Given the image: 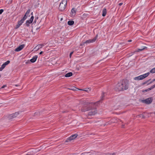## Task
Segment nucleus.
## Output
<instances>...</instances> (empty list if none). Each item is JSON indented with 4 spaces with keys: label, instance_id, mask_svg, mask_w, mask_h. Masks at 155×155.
Wrapping results in <instances>:
<instances>
[{
    "label": "nucleus",
    "instance_id": "09e8293b",
    "mask_svg": "<svg viewBox=\"0 0 155 155\" xmlns=\"http://www.w3.org/2000/svg\"><path fill=\"white\" fill-rule=\"evenodd\" d=\"M62 18H61V20H62Z\"/></svg>",
    "mask_w": 155,
    "mask_h": 155
},
{
    "label": "nucleus",
    "instance_id": "412c9836",
    "mask_svg": "<svg viewBox=\"0 0 155 155\" xmlns=\"http://www.w3.org/2000/svg\"><path fill=\"white\" fill-rule=\"evenodd\" d=\"M151 73H155V68L152 69L150 71Z\"/></svg>",
    "mask_w": 155,
    "mask_h": 155
},
{
    "label": "nucleus",
    "instance_id": "ea45409f",
    "mask_svg": "<svg viewBox=\"0 0 155 155\" xmlns=\"http://www.w3.org/2000/svg\"><path fill=\"white\" fill-rule=\"evenodd\" d=\"M74 89V91H77L78 90H80V89Z\"/></svg>",
    "mask_w": 155,
    "mask_h": 155
},
{
    "label": "nucleus",
    "instance_id": "f03ea898",
    "mask_svg": "<svg viewBox=\"0 0 155 155\" xmlns=\"http://www.w3.org/2000/svg\"><path fill=\"white\" fill-rule=\"evenodd\" d=\"M101 101H99L95 103H89V104H91V105H89V110H88V115L89 116L94 115L97 113V108L94 107V104L98 102H100Z\"/></svg>",
    "mask_w": 155,
    "mask_h": 155
},
{
    "label": "nucleus",
    "instance_id": "c9c22d12",
    "mask_svg": "<svg viewBox=\"0 0 155 155\" xmlns=\"http://www.w3.org/2000/svg\"><path fill=\"white\" fill-rule=\"evenodd\" d=\"M6 87V85H4L3 86L1 87V88H4L5 87Z\"/></svg>",
    "mask_w": 155,
    "mask_h": 155
},
{
    "label": "nucleus",
    "instance_id": "1a4fd4ad",
    "mask_svg": "<svg viewBox=\"0 0 155 155\" xmlns=\"http://www.w3.org/2000/svg\"><path fill=\"white\" fill-rule=\"evenodd\" d=\"M34 16H31L30 19L29 20H27L26 21V24L27 26H29V24H30L32 22Z\"/></svg>",
    "mask_w": 155,
    "mask_h": 155
},
{
    "label": "nucleus",
    "instance_id": "7c9ffc66",
    "mask_svg": "<svg viewBox=\"0 0 155 155\" xmlns=\"http://www.w3.org/2000/svg\"><path fill=\"white\" fill-rule=\"evenodd\" d=\"M155 87V84H154L153 85H152V86H151L150 87L151 88V90L153 89Z\"/></svg>",
    "mask_w": 155,
    "mask_h": 155
},
{
    "label": "nucleus",
    "instance_id": "473e14b6",
    "mask_svg": "<svg viewBox=\"0 0 155 155\" xmlns=\"http://www.w3.org/2000/svg\"><path fill=\"white\" fill-rule=\"evenodd\" d=\"M4 10L2 9H1L0 10V15L2 14V13L3 12Z\"/></svg>",
    "mask_w": 155,
    "mask_h": 155
},
{
    "label": "nucleus",
    "instance_id": "a211bd4d",
    "mask_svg": "<svg viewBox=\"0 0 155 155\" xmlns=\"http://www.w3.org/2000/svg\"><path fill=\"white\" fill-rule=\"evenodd\" d=\"M74 22L72 20L69 21L68 22V24L69 25H72L74 24Z\"/></svg>",
    "mask_w": 155,
    "mask_h": 155
},
{
    "label": "nucleus",
    "instance_id": "a18cd8bd",
    "mask_svg": "<svg viewBox=\"0 0 155 155\" xmlns=\"http://www.w3.org/2000/svg\"><path fill=\"white\" fill-rule=\"evenodd\" d=\"M38 17H37L36 18V19H38Z\"/></svg>",
    "mask_w": 155,
    "mask_h": 155
},
{
    "label": "nucleus",
    "instance_id": "dca6fc26",
    "mask_svg": "<svg viewBox=\"0 0 155 155\" xmlns=\"http://www.w3.org/2000/svg\"><path fill=\"white\" fill-rule=\"evenodd\" d=\"M107 13V10L105 8H104L103 9L102 11V16H105L106 14Z\"/></svg>",
    "mask_w": 155,
    "mask_h": 155
},
{
    "label": "nucleus",
    "instance_id": "37998d69",
    "mask_svg": "<svg viewBox=\"0 0 155 155\" xmlns=\"http://www.w3.org/2000/svg\"><path fill=\"white\" fill-rule=\"evenodd\" d=\"M3 64L5 67L6 66V64H5V63H4V64Z\"/></svg>",
    "mask_w": 155,
    "mask_h": 155
},
{
    "label": "nucleus",
    "instance_id": "6e6552de",
    "mask_svg": "<svg viewBox=\"0 0 155 155\" xmlns=\"http://www.w3.org/2000/svg\"><path fill=\"white\" fill-rule=\"evenodd\" d=\"M152 101V99L151 98H148L145 100H142V102L147 104H150Z\"/></svg>",
    "mask_w": 155,
    "mask_h": 155
},
{
    "label": "nucleus",
    "instance_id": "e433bc0d",
    "mask_svg": "<svg viewBox=\"0 0 155 155\" xmlns=\"http://www.w3.org/2000/svg\"><path fill=\"white\" fill-rule=\"evenodd\" d=\"M122 4H123V3H119V6H121V5Z\"/></svg>",
    "mask_w": 155,
    "mask_h": 155
},
{
    "label": "nucleus",
    "instance_id": "7ed1b4c3",
    "mask_svg": "<svg viewBox=\"0 0 155 155\" xmlns=\"http://www.w3.org/2000/svg\"><path fill=\"white\" fill-rule=\"evenodd\" d=\"M67 4V0H62L59 5V10L61 11H64L66 8Z\"/></svg>",
    "mask_w": 155,
    "mask_h": 155
},
{
    "label": "nucleus",
    "instance_id": "5701e85b",
    "mask_svg": "<svg viewBox=\"0 0 155 155\" xmlns=\"http://www.w3.org/2000/svg\"><path fill=\"white\" fill-rule=\"evenodd\" d=\"M104 92L102 93V94H101V100H103V98L104 96Z\"/></svg>",
    "mask_w": 155,
    "mask_h": 155
},
{
    "label": "nucleus",
    "instance_id": "72a5a7b5",
    "mask_svg": "<svg viewBox=\"0 0 155 155\" xmlns=\"http://www.w3.org/2000/svg\"><path fill=\"white\" fill-rule=\"evenodd\" d=\"M73 51H72V52L70 53V55H69L70 58L71 57V56L72 54H73Z\"/></svg>",
    "mask_w": 155,
    "mask_h": 155
},
{
    "label": "nucleus",
    "instance_id": "9b49d317",
    "mask_svg": "<svg viewBox=\"0 0 155 155\" xmlns=\"http://www.w3.org/2000/svg\"><path fill=\"white\" fill-rule=\"evenodd\" d=\"M89 106H84L82 107L81 108V111L84 112L87 111H88L89 110Z\"/></svg>",
    "mask_w": 155,
    "mask_h": 155
},
{
    "label": "nucleus",
    "instance_id": "9d476101",
    "mask_svg": "<svg viewBox=\"0 0 155 155\" xmlns=\"http://www.w3.org/2000/svg\"><path fill=\"white\" fill-rule=\"evenodd\" d=\"M25 45L24 44L21 45L16 48L15 51H19L21 50L24 47Z\"/></svg>",
    "mask_w": 155,
    "mask_h": 155
},
{
    "label": "nucleus",
    "instance_id": "bb28decb",
    "mask_svg": "<svg viewBox=\"0 0 155 155\" xmlns=\"http://www.w3.org/2000/svg\"><path fill=\"white\" fill-rule=\"evenodd\" d=\"M10 62V61L9 60H8L6 62H5V63L6 64V65H8V64H9Z\"/></svg>",
    "mask_w": 155,
    "mask_h": 155
},
{
    "label": "nucleus",
    "instance_id": "393cba45",
    "mask_svg": "<svg viewBox=\"0 0 155 155\" xmlns=\"http://www.w3.org/2000/svg\"><path fill=\"white\" fill-rule=\"evenodd\" d=\"M89 89V88H87L86 89H80V90L84 91L87 92H88V89Z\"/></svg>",
    "mask_w": 155,
    "mask_h": 155
},
{
    "label": "nucleus",
    "instance_id": "aec40b11",
    "mask_svg": "<svg viewBox=\"0 0 155 155\" xmlns=\"http://www.w3.org/2000/svg\"><path fill=\"white\" fill-rule=\"evenodd\" d=\"M145 48H146V47H144L143 48H141L138 49L137 51H142L143 50L145 49Z\"/></svg>",
    "mask_w": 155,
    "mask_h": 155
},
{
    "label": "nucleus",
    "instance_id": "de8ad7c7",
    "mask_svg": "<svg viewBox=\"0 0 155 155\" xmlns=\"http://www.w3.org/2000/svg\"><path fill=\"white\" fill-rule=\"evenodd\" d=\"M147 83V82H146L145 83H144V84H145V83Z\"/></svg>",
    "mask_w": 155,
    "mask_h": 155
},
{
    "label": "nucleus",
    "instance_id": "c756f323",
    "mask_svg": "<svg viewBox=\"0 0 155 155\" xmlns=\"http://www.w3.org/2000/svg\"><path fill=\"white\" fill-rule=\"evenodd\" d=\"M151 90V88L150 87L148 88L147 89H146L145 90V91L146 92L147 91H149Z\"/></svg>",
    "mask_w": 155,
    "mask_h": 155
},
{
    "label": "nucleus",
    "instance_id": "20e7f679",
    "mask_svg": "<svg viewBox=\"0 0 155 155\" xmlns=\"http://www.w3.org/2000/svg\"><path fill=\"white\" fill-rule=\"evenodd\" d=\"M149 74L150 73L148 72L144 74L135 77L134 78V79L136 81L142 80L147 77L149 75Z\"/></svg>",
    "mask_w": 155,
    "mask_h": 155
},
{
    "label": "nucleus",
    "instance_id": "f257e3e1",
    "mask_svg": "<svg viewBox=\"0 0 155 155\" xmlns=\"http://www.w3.org/2000/svg\"><path fill=\"white\" fill-rule=\"evenodd\" d=\"M128 86L129 84L127 81H122L116 85L114 89L117 91H123L127 90Z\"/></svg>",
    "mask_w": 155,
    "mask_h": 155
},
{
    "label": "nucleus",
    "instance_id": "f704fd0d",
    "mask_svg": "<svg viewBox=\"0 0 155 155\" xmlns=\"http://www.w3.org/2000/svg\"><path fill=\"white\" fill-rule=\"evenodd\" d=\"M109 154V155H115L116 153H113L111 154Z\"/></svg>",
    "mask_w": 155,
    "mask_h": 155
},
{
    "label": "nucleus",
    "instance_id": "b1692460",
    "mask_svg": "<svg viewBox=\"0 0 155 155\" xmlns=\"http://www.w3.org/2000/svg\"><path fill=\"white\" fill-rule=\"evenodd\" d=\"M5 67V66L3 65L2 64L1 67L0 68V71H2V70Z\"/></svg>",
    "mask_w": 155,
    "mask_h": 155
},
{
    "label": "nucleus",
    "instance_id": "f3484780",
    "mask_svg": "<svg viewBox=\"0 0 155 155\" xmlns=\"http://www.w3.org/2000/svg\"><path fill=\"white\" fill-rule=\"evenodd\" d=\"M73 75L72 72H69L65 75V77H69L72 76Z\"/></svg>",
    "mask_w": 155,
    "mask_h": 155
},
{
    "label": "nucleus",
    "instance_id": "4c0bfd02",
    "mask_svg": "<svg viewBox=\"0 0 155 155\" xmlns=\"http://www.w3.org/2000/svg\"><path fill=\"white\" fill-rule=\"evenodd\" d=\"M36 18H35L34 21V23H35L36 22Z\"/></svg>",
    "mask_w": 155,
    "mask_h": 155
},
{
    "label": "nucleus",
    "instance_id": "f8f14e48",
    "mask_svg": "<svg viewBox=\"0 0 155 155\" xmlns=\"http://www.w3.org/2000/svg\"><path fill=\"white\" fill-rule=\"evenodd\" d=\"M24 21H23L22 19H21L20 21H18V23L16 25L15 29H17L23 23Z\"/></svg>",
    "mask_w": 155,
    "mask_h": 155
},
{
    "label": "nucleus",
    "instance_id": "79ce46f5",
    "mask_svg": "<svg viewBox=\"0 0 155 155\" xmlns=\"http://www.w3.org/2000/svg\"><path fill=\"white\" fill-rule=\"evenodd\" d=\"M124 125H122V128L124 127Z\"/></svg>",
    "mask_w": 155,
    "mask_h": 155
},
{
    "label": "nucleus",
    "instance_id": "58836bf2",
    "mask_svg": "<svg viewBox=\"0 0 155 155\" xmlns=\"http://www.w3.org/2000/svg\"><path fill=\"white\" fill-rule=\"evenodd\" d=\"M43 53V52L42 51H41V52H40V53H39V54H42V53Z\"/></svg>",
    "mask_w": 155,
    "mask_h": 155
},
{
    "label": "nucleus",
    "instance_id": "423d86ee",
    "mask_svg": "<svg viewBox=\"0 0 155 155\" xmlns=\"http://www.w3.org/2000/svg\"><path fill=\"white\" fill-rule=\"evenodd\" d=\"M96 38H94L92 39H89L87 40L85 42H82L81 44V45H83L85 44H87L88 43L93 42H94L96 40Z\"/></svg>",
    "mask_w": 155,
    "mask_h": 155
},
{
    "label": "nucleus",
    "instance_id": "4be33fe9",
    "mask_svg": "<svg viewBox=\"0 0 155 155\" xmlns=\"http://www.w3.org/2000/svg\"><path fill=\"white\" fill-rule=\"evenodd\" d=\"M104 92L102 93V94H101V100H103V98L104 96Z\"/></svg>",
    "mask_w": 155,
    "mask_h": 155
},
{
    "label": "nucleus",
    "instance_id": "4468645a",
    "mask_svg": "<svg viewBox=\"0 0 155 155\" xmlns=\"http://www.w3.org/2000/svg\"><path fill=\"white\" fill-rule=\"evenodd\" d=\"M76 11L75 10V9L74 8H72L71 12V16L72 17L74 16L76 14Z\"/></svg>",
    "mask_w": 155,
    "mask_h": 155
},
{
    "label": "nucleus",
    "instance_id": "c85d7f7f",
    "mask_svg": "<svg viewBox=\"0 0 155 155\" xmlns=\"http://www.w3.org/2000/svg\"><path fill=\"white\" fill-rule=\"evenodd\" d=\"M30 9H28L27 11L25 13H26V14H27V15H28V14H29V13H30Z\"/></svg>",
    "mask_w": 155,
    "mask_h": 155
},
{
    "label": "nucleus",
    "instance_id": "a19ab883",
    "mask_svg": "<svg viewBox=\"0 0 155 155\" xmlns=\"http://www.w3.org/2000/svg\"><path fill=\"white\" fill-rule=\"evenodd\" d=\"M132 41V40H128V41L129 42H130Z\"/></svg>",
    "mask_w": 155,
    "mask_h": 155
},
{
    "label": "nucleus",
    "instance_id": "2f4dec72",
    "mask_svg": "<svg viewBox=\"0 0 155 155\" xmlns=\"http://www.w3.org/2000/svg\"><path fill=\"white\" fill-rule=\"evenodd\" d=\"M155 81V80L154 79L153 80L149 83L148 84H150L153 82L154 81Z\"/></svg>",
    "mask_w": 155,
    "mask_h": 155
},
{
    "label": "nucleus",
    "instance_id": "c03bdc74",
    "mask_svg": "<svg viewBox=\"0 0 155 155\" xmlns=\"http://www.w3.org/2000/svg\"><path fill=\"white\" fill-rule=\"evenodd\" d=\"M31 14L32 15H33V12H31Z\"/></svg>",
    "mask_w": 155,
    "mask_h": 155
},
{
    "label": "nucleus",
    "instance_id": "39448f33",
    "mask_svg": "<svg viewBox=\"0 0 155 155\" xmlns=\"http://www.w3.org/2000/svg\"><path fill=\"white\" fill-rule=\"evenodd\" d=\"M19 114L18 112H15L8 115V120H10L16 117Z\"/></svg>",
    "mask_w": 155,
    "mask_h": 155
},
{
    "label": "nucleus",
    "instance_id": "49530a36",
    "mask_svg": "<svg viewBox=\"0 0 155 155\" xmlns=\"http://www.w3.org/2000/svg\"><path fill=\"white\" fill-rule=\"evenodd\" d=\"M153 113H154L155 114V112H153Z\"/></svg>",
    "mask_w": 155,
    "mask_h": 155
},
{
    "label": "nucleus",
    "instance_id": "2eb2a0df",
    "mask_svg": "<svg viewBox=\"0 0 155 155\" xmlns=\"http://www.w3.org/2000/svg\"><path fill=\"white\" fill-rule=\"evenodd\" d=\"M37 58L38 56L37 55H35L30 60V61L32 63H34L36 61Z\"/></svg>",
    "mask_w": 155,
    "mask_h": 155
},
{
    "label": "nucleus",
    "instance_id": "cd10ccee",
    "mask_svg": "<svg viewBox=\"0 0 155 155\" xmlns=\"http://www.w3.org/2000/svg\"><path fill=\"white\" fill-rule=\"evenodd\" d=\"M69 89H70V90H73V91H74V89H78V88H76V87H73V88H69Z\"/></svg>",
    "mask_w": 155,
    "mask_h": 155
},
{
    "label": "nucleus",
    "instance_id": "a878e982",
    "mask_svg": "<svg viewBox=\"0 0 155 155\" xmlns=\"http://www.w3.org/2000/svg\"><path fill=\"white\" fill-rule=\"evenodd\" d=\"M138 116L139 117H141L143 118H145V116L143 114H140L138 115Z\"/></svg>",
    "mask_w": 155,
    "mask_h": 155
},
{
    "label": "nucleus",
    "instance_id": "ddd939ff",
    "mask_svg": "<svg viewBox=\"0 0 155 155\" xmlns=\"http://www.w3.org/2000/svg\"><path fill=\"white\" fill-rule=\"evenodd\" d=\"M43 46H44V45L42 44L38 45L34 48V50H35V51H37L40 48H41Z\"/></svg>",
    "mask_w": 155,
    "mask_h": 155
},
{
    "label": "nucleus",
    "instance_id": "0eeeda50",
    "mask_svg": "<svg viewBox=\"0 0 155 155\" xmlns=\"http://www.w3.org/2000/svg\"><path fill=\"white\" fill-rule=\"evenodd\" d=\"M78 136L77 134H74L71 136L67 139V140L65 141V142H68V141H71L75 139Z\"/></svg>",
    "mask_w": 155,
    "mask_h": 155
},
{
    "label": "nucleus",
    "instance_id": "6ab92c4d",
    "mask_svg": "<svg viewBox=\"0 0 155 155\" xmlns=\"http://www.w3.org/2000/svg\"><path fill=\"white\" fill-rule=\"evenodd\" d=\"M28 15H27V14H26V13H25L24 17L21 19H22L24 21H25L27 18V16Z\"/></svg>",
    "mask_w": 155,
    "mask_h": 155
}]
</instances>
